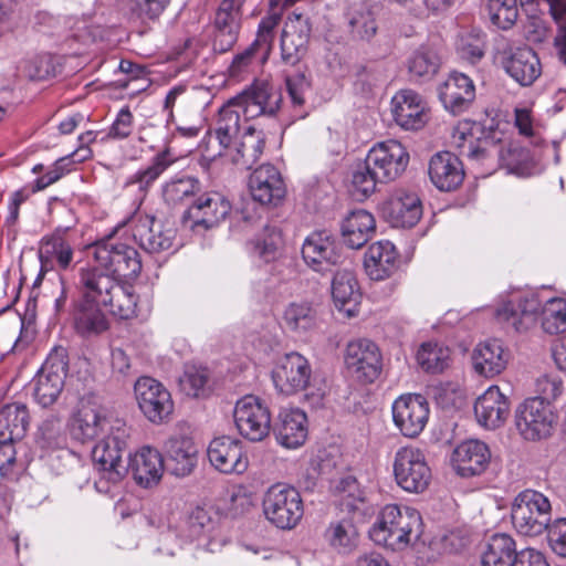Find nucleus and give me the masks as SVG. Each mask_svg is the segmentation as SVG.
<instances>
[{"label":"nucleus","mask_w":566,"mask_h":566,"mask_svg":"<svg viewBox=\"0 0 566 566\" xmlns=\"http://www.w3.org/2000/svg\"><path fill=\"white\" fill-rule=\"evenodd\" d=\"M281 21L280 13H270L263 17L259 23L256 36L250 44L260 55V62L265 63L272 52L275 39V30Z\"/></svg>","instance_id":"obj_53"},{"label":"nucleus","mask_w":566,"mask_h":566,"mask_svg":"<svg viewBox=\"0 0 566 566\" xmlns=\"http://www.w3.org/2000/svg\"><path fill=\"white\" fill-rule=\"evenodd\" d=\"M518 556L514 538L505 533L494 534L482 554V566H514Z\"/></svg>","instance_id":"obj_47"},{"label":"nucleus","mask_w":566,"mask_h":566,"mask_svg":"<svg viewBox=\"0 0 566 566\" xmlns=\"http://www.w3.org/2000/svg\"><path fill=\"white\" fill-rule=\"evenodd\" d=\"M106 409L93 398L81 400L80 407L72 418L71 434L81 442L93 441L102 433H107L112 426Z\"/></svg>","instance_id":"obj_19"},{"label":"nucleus","mask_w":566,"mask_h":566,"mask_svg":"<svg viewBox=\"0 0 566 566\" xmlns=\"http://www.w3.org/2000/svg\"><path fill=\"white\" fill-rule=\"evenodd\" d=\"M398 253L389 241H377L369 245L364 258L367 275L375 281L389 277L397 269Z\"/></svg>","instance_id":"obj_41"},{"label":"nucleus","mask_w":566,"mask_h":566,"mask_svg":"<svg viewBox=\"0 0 566 566\" xmlns=\"http://www.w3.org/2000/svg\"><path fill=\"white\" fill-rule=\"evenodd\" d=\"M332 296L335 307L344 317L352 318L358 315L361 294L352 271L336 272L332 282Z\"/></svg>","instance_id":"obj_37"},{"label":"nucleus","mask_w":566,"mask_h":566,"mask_svg":"<svg viewBox=\"0 0 566 566\" xmlns=\"http://www.w3.org/2000/svg\"><path fill=\"white\" fill-rule=\"evenodd\" d=\"M94 258L97 264L117 280L135 279L142 271L138 251L125 243H102L96 245Z\"/></svg>","instance_id":"obj_13"},{"label":"nucleus","mask_w":566,"mask_h":566,"mask_svg":"<svg viewBox=\"0 0 566 566\" xmlns=\"http://www.w3.org/2000/svg\"><path fill=\"white\" fill-rule=\"evenodd\" d=\"M421 526L420 513L409 506L387 504L378 513L369 530L370 539L392 552L406 549ZM418 534H416V537Z\"/></svg>","instance_id":"obj_2"},{"label":"nucleus","mask_w":566,"mask_h":566,"mask_svg":"<svg viewBox=\"0 0 566 566\" xmlns=\"http://www.w3.org/2000/svg\"><path fill=\"white\" fill-rule=\"evenodd\" d=\"M65 442L62 434L61 419L56 416H50L39 427L36 443L45 450H55Z\"/></svg>","instance_id":"obj_60"},{"label":"nucleus","mask_w":566,"mask_h":566,"mask_svg":"<svg viewBox=\"0 0 566 566\" xmlns=\"http://www.w3.org/2000/svg\"><path fill=\"white\" fill-rule=\"evenodd\" d=\"M166 468L176 476L189 475L197 465L198 450L193 440L185 434H174L164 446Z\"/></svg>","instance_id":"obj_31"},{"label":"nucleus","mask_w":566,"mask_h":566,"mask_svg":"<svg viewBox=\"0 0 566 566\" xmlns=\"http://www.w3.org/2000/svg\"><path fill=\"white\" fill-rule=\"evenodd\" d=\"M102 307L104 306L81 296L73 301L71 316L77 334L90 337L108 328V321Z\"/></svg>","instance_id":"obj_36"},{"label":"nucleus","mask_w":566,"mask_h":566,"mask_svg":"<svg viewBox=\"0 0 566 566\" xmlns=\"http://www.w3.org/2000/svg\"><path fill=\"white\" fill-rule=\"evenodd\" d=\"M311 24L306 17L293 12L287 17L281 35V57L289 65H295L306 54Z\"/></svg>","instance_id":"obj_26"},{"label":"nucleus","mask_w":566,"mask_h":566,"mask_svg":"<svg viewBox=\"0 0 566 566\" xmlns=\"http://www.w3.org/2000/svg\"><path fill=\"white\" fill-rule=\"evenodd\" d=\"M541 302L532 292H518L496 310V318L516 332L527 331L536 321Z\"/></svg>","instance_id":"obj_24"},{"label":"nucleus","mask_w":566,"mask_h":566,"mask_svg":"<svg viewBox=\"0 0 566 566\" xmlns=\"http://www.w3.org/2000/svg\"><path fill=\"white\" fill-rule=\"evenodd\" d=\"M234 423L239 433L253 442L262 441L271 429V413L260 398L248 395L237 401Z\"/></svg>","instance_id":"obj_12"},{"label":"nucleus","mask_w":566,"mask_h":566,"mask_svg":"<svg viewBox=\"0 0 566 566\" xmlns=\"http://www.w3.org/2000/svg\"><path fill=\"white\" fill-rule=\"evenodd\" d=\"M392 421L399 432L406 438H417L426 428L430 406L420 394H403L391 405Z\"/></svg>","instance_id":"obj_10"},{"label":"nucleus","mask_w":566,"mask_h":566,"mask_svg":"<svg viewBox=\"0 0 566 566\" xmlns=\"http://www.w3.org/2000/svg\"><path fill=\"white\" fill-rule=\"evenodd\" d=\"M282 245L281 231L274 226H266L253 241V253L263 261L270 262L276 259Z\"/></svg>","instance_id":"obj_57"},{"label":"nucleus","mask_w":566,"mask_h":566,"mask_svg":"<svg viewBox=\"0 0 566 566\" xmlns=\"http://www.w3.org/2000/svg\"><path fill=\"white\" fill-rule=\"evenodd\" d=\"M133 235L145 251L160 253L172 248L176 230L164 227L154 217L140 214L136 217Z\"/></svg>","instance_id":"obj_28"},{"label":"nucleus","mask_w":566,"mask_h":566,"mask_svg":"<svg viewBox=\"0 0 566 566\" xmlns=\"http://www.w3.org/2000/svg\"><path fill=\"white\" fill-rule=\"evenodd\" d=\"M200 191V184L189 176H177L163 186V198L169 206L188 202Z\"/></svg>","instance_id":"obj_51"},{"label":"nucleus","mask_w":566,"mask_h":566,"mask_svg":"<svg viewBox=\"0 0 566 566\" xmlns=\"http://www.w3.org/2000/svg\"><path fill=\"white\" fill-rule=\"evenodd\" d=\"M240 107L229 99L220 109L214 125V136L219 143V155L227 150L237 139L240 132Z\"/></svg>","instance_id":"obj_48"},{"label":"nucleus","mask_w":566,"mask_h":566,"mask_svg":"<svg viewBox=\"0 0 566 566\" xmlns=\"http://www.w3.org/2000/svg\"><path fill=\"white\" fill-rule=\"evenodd\" d=\"M312 375L308 360L296 352L282 356L272 370L275 388L284 394L292 395L304 390Z\"/></svg>","instance_id":"obj_18"},{"label":"nucleus","mask_w":566,"mask_h":566,"mask_svg":"<svg viewBox=\"0 0 566 566\" xmlns=\"http://www.w3.org/2000/svg\"><path fill=\"white\" fill-rule=\"evenodd\" d=\"M265 142L262 132L248 127L242 139L235 148L232 161L245 169H250L263 154Z\"/></svg>","instance_id":"obj_50"},{"label":"nucleus","mask_w":566,"mask_h":566,"mask_svg":"<svg viewBox=\"0 0 566 566\" xmlns=\"http://www.w3.org/2000/svg\"><path fill=\"white\" fill-rule=\"evenodd\" d=\"M304 262L316 272H328L343 264L345 256L336 239L326 231H314L302 245Z\"/></svg>","instance_id":"obj_15"},{"label":"nucleus","mask_w":566,"mask_h":566,"mask_svg":"<svg viewBox=\"0 0 566 566\" xmlns=\"http://www.w3.org/2000/svg\"><path fill=\"white\" fill-rule=\"evenodd\" d=\"M390 104L395 123L405 130L421 129L429 120L427 102L413 90L398 91Z\"/></svg>","instance_id":"obj_21"},{"label":"nucleus","mask_w":566,"mask_h":566,"mask_svg":"<svg viewBox=\"0 0 566 566\" xmlns=\"http://www.w3.org/2000/svg\"><path fill=\"white\" fill-rule=\"evenodd\" d=\"M135 398L143 415L153 423L168 420L174 411V401L168 389L151 377H140L134 386Z\"/></svg>","instance_id":"obj_11"},{"label":"nucleus","mask_w":566,"mask_h":566,"mask_svg":"<svg viewBox=\"0 0 566 566\" xmlns=\"http://www.w3.org/2000/svg\"><path fill=\"white\" fill-rule=\"evenodd\" d=\"M438 91L444 108L454 115L467 111L475 98L473 81L459 72L450 73Z\"/></svg>","instance_id":"obj_30"},{"label":"nucleus","mask_w":566,"mask_h":566,"mask_svg":"<svg viewBox=\"0 0 566 566\" xmlns=\"http://www.w3.org/2000/svg\"><path fill=\"white\" fill-rule=\"evenodd\" d=\"M429 177L439 190H455L464 179L462 163L450 151L437 153L429 163Z\"/></svg>","instance_id":"obj_35"},{"label":"nucleus","mask_w":566,"mask_h":566,"mask_svg":"<svg viewBox=\"0 0 566 566\" xmlns=\"http://www.w3.org/2000/svg\"><path fill=\"white\" fill-rule=\"evenodd\" d=\"M323 538L331 551L347 556L357 549L360 534L353 517L343 516L329 522L324 531Z\"/></svg>","instance_id":"obj_39"},{"label":"nucleus","mask_w":566,"mask_h":566,"mask_svg":"<svg viewBox=\"0 0 566 566\" xmlns=\"http://www.w3.org/2000/svg\"><path fill=\"white\" fill-rule=\"evenodd\" d=\"M245 0H221L213 20V49L224 53L237 43Z\"/></svg>","instance_id":"obj_17"},{"label":"nucleus","mask_w":566,"mask_h":566,"mask_svg":"<svg viewBox=\"0 0 566 566\" xmlns=\"http://www.w3.org/2000/svg\"><path fill=\"white\" fill-rule=\"evenodd\" d=\"M41 272L66 270L73 261V249L63 232L43 237L39 245Z\"/></svg>","instance_id":"obj_38"},{"label":"nucleus","mask_w":566,"mask_h":566,"mask_svg":"<svg viewBox=\"0 0 566 566\" xmlns=\"http://www.w3.org/2000/svg\"><path fill=\"white\" fill-rule=\"evenodd\" d=\"M111 303L105 307H109L111 313L120 319H130L137 314V296L132 285L118 281L112 291Z\"/></svg>","instance_id":"obj_52"},{"label":"nucleus","mask_w":566,"mask_h":566,"mask_svg":"<svg viewBox=\"0 0 566 566\" xmlns=\"http://www.w3.org/2000/svg\"><path fill=\"white\" fill-rule=\"evenodd\" d=\"M129 467L135 481L144 488H150L156 485L163 476V455L158 450L145 446L130 457Z\"/></svg>","instance_id":"obj_42"},{"label":"nucleus","mask_w":566,"mask_h":566,"mask_svg":"<svg viewBox=\"0 0 566 566\" xmlns=\"http://www.w3.org/2000/svg\"><path fill=\"white\" fill-rule=\"evenodd\" d=\"M29 426V412L25 405L9 403L0 409V443L20 441Z\"/></svg>","instance_id":"obj_46"},{"label":"nucleus","mask_w":566,"mask_h":566,"mask_svg":"<svg viewBox=\"0 0 566 566\" xmlns=\"http://www.w3.org/2000/svg\"><path fill=\"white\" fill-rule=\"evenodd\" d=\"M541 325L545 333L556 335L566 331V300L553 297L541 311Z\"/></svg>","instance_id":"obj_54"},{"label":"nucleus","mask_w":566,"mask_h":566,"mask_svg":"<svg viewBox=\"0 0 566 566\" xmlns=\"http://www.w3.org/2000/svg\"><path fill=\"white\" fill-rule=\"evenodd\" d=\"M180 537L182 543L198 542V546L209 552L218 551L224 543L216 521L202 507H196L178 525L176 533L169 532L166 538Z\"/></svg>","instance_id":"obj_9"},{"label":"nucleus","mask_w":566,"mask_h":566,"mask_svg":"<svg viewBox=\"0 0 566 566\" xmlns=\"http://www.w3.org/2000/svg\"><path fill=\"white\" fill-rule=\"evenodd\" d=\"M509 353L497 339L479 343L473 349V369L486 378L501 374L506 368Z\"/></svg>","instance_id":"obj_40"},{"label":"nucleus","mask_w":566,"mask_h":566,"mask_svg":"<svg viewBox=\"0 0 566 566\" xmlns=\"http://www.w3.org/2000/svg\"><path fill=\"white\" fill-rule=\"evenodd\" d=\"M282 325L291 333L306 334L317 325V311L310 302H291L283 311Z\"/></svg>","instance_id":"obj_49"},{"label":"nucleus","mask_w":566,"mask_h":566,"mask_svg":"<svg viewBox=\"0 0 566 566\" xmlns=\"http://www.w3.org/2000/svg\"><path fill=\"white\" fill-rule=\"evenodd\" d=\"M345 363L352 375L365 384L374 382L382 370L379 347L366 338L352 340L347 345Z\"/></svg>","instance_id":"obj_16"},{"label":"nucleus","mask_w":566,"mask_h":566,"mask_svg":"<svg viewBox=\"0 0 566 566\" xmlns=\"http://www.w3.org/2000/svg\"><path fill=\"white\" fill-rule=\"evenodd\" d=\"M69 373V355L63 346H55L49 353L40 370L32 379L35 401L48 408L61 396Z\"/></svg>","instance_id":"obj_5"},{"label":"nucleus","mask_w":566,"mask_h":566,"mask_svg":"<svg viewBox=\"0 0 566 566\" xmlns=\"http://www.w3.org/2000/svg\"><path fill=\"white\" fill-rule=\"evenodd\" d=\"M119 280L107 273L99 265L82 268L78 271V280L75 284L78 296L91 302L106 306L111 303V293Z\"/></svg>","instance_id":"obj_27"},{"label":"nucleus","mask_w":566,"mask_h":566,"mask_svg":"<svg viewBox=\"0 0 566 566\" xmlns=\"http://www.w3.org/2000/svg\"><path fill=\"white\" fill-rule=\"evenodd\" d=\"M536 391L539 394L536 398L544 399L546 402L556 400L563 392V381L555 375H543L536 380Z\"/></svg>","instance_id":"obj_64"},{"label":"nucleus","mask_w":566,"mask_h":566,"mask_svg":"<svg viewBox=\"0 0 566 566\" xmlns=\"http://www.w3.org/2000/svg\"><path fill=\"white\" fill-rule=\"evenodd\" d=\"M503 66L506 73L523 86L533 84L542 73L537 54L527 46L511 51L504 59Z\"/></svg>","instance_id":"obj_43"},{"label":"nucleus","mask_w":566,"mask_h":566,"mask_svg":"<svg viewBox=\"0 0 566 566\" xmlns=\"http://www.w3.org/2000/svg\"><path fill=\"white\" fill-rule=\"evenodd\" d=\"M417 360L423 370L441 373L449 366L450 349L439 343H423L417 353Z\"/></svg>","instance_id":"obj_56"},{"label":"nucleus","mask_w":566,"mask_h":566,"mask_svg":"<svg viewBox=\"0 0 566 566\" xmlns=\"http://www.w3.org/2000/svg\"><path fill=\"white\" fill-rule=\"evenodd\" d=\"M491 460L489 447L479 440H467L453 450L452 465L455 472L470 478L483 473Z\"/></svg>","instance_id":"obj_32"},{"label":"nucleus","mask_w":566,"mask_h":566,"mask_svg":"<svg viewBox=\"0 0 566 566\" xmlns=\"http://www.w3.org/2000/svg\"><path fill=\"white\" fill-rule=\"evenodd\" d=\"M366 157L374 174L380 177V182L399 178L406 171L410 159L406 147L396 139L375 144Z\"/></svg>","instance_id":"obj_14"},{"label":"nucleus","mask_w":566,"mask_h":566,"mask_svg":"<svg viewBox=\"0 0 566 566\" xmlns=\"http://www.w3.org/2000/svg\"><path fill=\"white\" fill-rule=\"evenodd\" d=\"M207 455L210 464L224 474H242L249 465L241 441L227 436L212 439Z\"/></svg>","instance_id":"obj_22"},{"label":"nucleus","mask_w":566,"mask_h":566,"mask_svg":"<svg viewBox=\"0 0 566 566\" xmlns=\"http://www.w3.org/2000/svg\"><path fill=\"white\" fill-rule=\"evenodd\" d=\"M273 431L280 446L285 449H297L307 439V416L297 408L282 409Z\"/></svg>","instance_id":"obj_33"},{"label":"nucleus","mask_w":566,"mask_h":566,"mask_svg":"<svg viewBox=\"0 0 566 566\" xmlns=\"http://www.w3.org/2000/svg\"><path fill=\"white\" fill-rule=\"evenodd\" d=\"M129 428L123 420H113L107 433L94 446L92 460L98 471L95 489L107 494L111 489L122 482L127 473L123 454L127 448Z\"/></svg>","instance_id":"obj_1"},{"label":"nucleus","mask_w":566,"mask_h":566,"mask_svg":"<svg viewBox=\"0 0 566 566\" xmlns=\"http://www.w3.org/2000/svg\"><path fill=\"white\" fill-rule=\"evenodd\" d=\"M392 469L396 483L409 493L423 492L432 478L424 453L413 447L397 450Z\"/></svg>","instance_id":"obj_8"},{"label":"nucleus","mask_w":566,"mask_h":566,"mask_svg":"<svg viewBox=\"0 0 566 566\" xmlns=\"http://www.w3.org/2000/svg\"><path fill=\"white\" fill-rule=\"evenodd\" d=\"M382 213L395 228H411L422 216V205L413 192L395 191L384 203Z\"/></svg>","instance_id":"obj_29"},{"label":"nucleus","mask_w":566,"mask_h":566,"mask_svg":"<svg viewBox=\"0 0 566 566\" xmlns=\"http://www.w3.org/2000/svg\"><path fill=\"white\" fill-rule=\"evenodd\" d=\"M249 190L254 201L266 206H277L286 195L281 172L270 164L253 170L249 178Z\"/></svg>","instance_id":"obj_25"},{"label":"nucleus","mask_w":566,"mask_h":566,"mask_svg":"<svg viewBox=\"0 0 566 566\" xmlns=\"http://www.w3.org/2000/svg\"><path fill=\"white\" fill-rule=\"evenodd\" d=\"M486 8L491 22L499 29L507 30L517 20L516 0H488Z\"/></svg>","instance_id":"obj_58"},{"label":"nucleus","mask_w":566,"mask_h":566,"mask_svg":"<svg viewBox=\"0 0 566 566\" xmlns=\"http://www.w3.org/2000/svg\"><path fill=\"white\" fill-rule=\"evenodd\" d=\"M511 517L518 534L530 537L539 536L552 523V503L544 493L525 489L514 497Z\"/></svg>","instance_id":"obj_3"},{"label":"nucleus","mask_w":566,"mask_h":566,"mask_svg":"<svg viewBox=\"0 0 566 566\" xmlns=\"http://www.w3.org/2000/svg\"><path fill=\"white\" fill-rule=\"evenodd\" d=\"M352 182L354 188L365 197L375 192L377 184L380 182V177L374 174V169L367 163V157L353 172Z\"/></svg>","instance_id":"obj_62"},{"label":"nucleus","mask_w":566,"mask_h":566,"mask_svg":"<svg viewBox=\"0 0 566 566\" xmlns=\"http://www.w3.org/2000/svg\"><path fill=\"white\" fill-rule=\"evenodd\" d=\"M376 229L374 216L367 210L352 211L342 224L344 242L350 249H360L371 238Z\"/></svg>","instance_id":"obj_44"},{"label":"nucleus","mask_w":566,"mask_h":566,"mask_svg":"<svg viewBox=\"0 0 566 566\" xmlns=\"http://www.w3.org/2000/svg\"><path fill=\"white\" fill-rule=\"evenodd\" d=\"M209 374L206 368L189 367L180 378L181 390L190 397H205L209 392Z\"/></svg>","instance_id":"obj_59"},{"label":"nucleus","mask_w":566,"mask_h":566,"mask_svg":"<svg viewBox=\"0 0 566 566\" xmlns=\"http://www.w3.org/2000/svg\"><path fill=\"white\" fill-rule=\"evenodd\" d=\"M450 144L459 156L467 158L472 165L481 166L486 171L495 169L499 146L481 125L461 122L452 130Z\"/></svg>","instance_id":"obj_4"},{"label":"nucleus","mask_w":566,"mask_h":566,"mask_svg":"<svg viewBox=\"0 0 566 566\" xmlns=\"http://www.w3.org/2000/svg\"><path fill=\"white\" fill-rule=\"evenodd\" d=\"M514 422L524 440L539 441L552 436L557 416L544 399L527 398L516 407Z\"/></svg>","instance_id":"obj_7"},{"label":"nucleus","mask_w":566,"mask_h":566,"mask_svg":"<svg viewBox=\"0 0 566 566\" xmlns=\"http://www.w3.org/2000/svg\"><path fill=\"white\" fill-rule=\"evenodd\" d=\"M440 67V59L428 49L416 51L408 60V72L413 81L432 78Z\"/></svg>","instance_id":"obj_55"},{"label":"nucleus","mask_w":566,"mask_h":566,"mask_svg":"<svg viewBox=\"0 0 566 566\" xmlns=\"http://www.w3.org/2000/svg\"><path fill=\"white\" fill-rule=\"evenodd\" d=\"M509 412V399L497 386H490L474 403V415L479 424L488 429L499 428Z\"/></svg>","instance_id":"obj_34"},{"label":"nucleus","mask_w":566,"mask_h":566,"mask_svg":"<svg viewBox=\"0 0 566 566\" xmlns=\"http://www.w3.org/2000/svg\"><path fill=\"white\" fill-rule=\"evenodd\" d=\"M177 161L178 156L166 146L153 157L149 166L133 174L126 180L125 187L137 186L138 191L146 193L155 181Z\"/></svg>","instance_id":"obj_45"},{"label":"nucleus","mask_w":566,"mask_h":566,"mask_svg":"<svg viewBox=\"0 0 566 566\" xmlns=\"http://www.w3.org/2000/svg\"><path fill=\"white\" fill-rule=\"evenodd\" d=\"M547 539L552 551L566 558V517H558L549 524Z\"/></svg>","instance_id":"obj_63"},{"label":"nucleus","mask_w":566,"mask_h":566,"mask_svg":"<svg viewBox=\"0 0 566 566\" xmlns=\"http://www.w3.org/2000/svg\"><path fill=\"white\" fill-rule=\"evenodd\" d=\"M484 36L480 31H472L460 35L457 43L459 55L470 63L481 60L484 54Z\"/></svg>","instance_id":"obj_61"},{"label":"nucleus","mask_w":566,"mask_h":566,"mask_svg":"<svg viewBox=\"0 0 566 566\" xmlns=\"http://www.w3.org/2000/svg\"><path fill=\"white\" fill-rule=\"evenodd\" d=\"M230 210V202L223 196L217 192L206 193L184 212L182 223L189 229H210L222 221Z\"/></svg>","instance_id":"obj_23"},{"label":"nucleus","mask_w":566,"mask_h":566,"mask_svg":"<svg viewBox=\"0 0 566 566\" xmlns=\"http://www.w3.org/2000/svg\"><path fill=\"white\" fill-rule=\"evenodd\" d=\"M262 509L265 518L281 530L295 527L304 513L300 492L285 483H275L265 491Z\"/></svg>","instance_id":"obj_6"},{"label":"nucleus","mask_w":566,"mask_h":566,"mask_svg":"<svg viewBox=\"0 0 566 566\" xmlns=\"http://www.w3.org/2000/svg\"><path fill=\"white\" fill-rule=\"evenodd\" d=\"M231 99L240 107L247 119H253L275 115L280 109L282 95L268 82H254Z\"/></svg>","instance_id":"obj_20"}]
</instances>
